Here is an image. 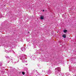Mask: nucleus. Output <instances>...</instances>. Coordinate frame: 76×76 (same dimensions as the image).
Returning a JSON list of instances; mask_svg holds the SVG:
<instances>
[{
  "label": "nucleus",
  "mask_w": 76,
  "mask_h": 76,
  "mask_svg": "<svg viewBox=\"0 0 76 76\" xmlns=\"http://www.w3.org/2000/svg\"><path fill=\"white\" fill-rule=\"evenodd\" d=\"M64 32L65 33L67 32V30H64Z\"/></svg>",
  "instance_id": "4"
},
{
  "label": "nucleus",
  "mask_w": 76,
  "mask_h": 76,
  "mask_svg": "<svg viewBox=\"0 0 76 76\" xmlns=\"http://www.w3.org/2000/svg\"><path fill=\"white\" fill-rule=\"evenodd\" d=\"M56 69H58V71H60V67H58L56 68Z\"/></svg>",
  "instance_id": "3"
},
{
  "label": "nucleus",
  "mask_w": 76,
  "mask_h": 76,
  "mask_svg": "<svg viewBox=\"0 0 76 76\" xmlns=\"http://www.w3.org/2000/svg\"><path fill=\"white\" fill-rule=\"evenodd\" d=\"M40 19H42V20L44 19V17H43V16H41L40 17Z\"/></svg>",
  "instance_id": "2"
},
{
  "label": "nucleus",
  "mask_w": 76,
  "mask_h": 76,
  "mask_svg": "<svg viewBox=\"0 0 76 76\" xmlns=\"http://www.w3.org/2000/svg\"><path fill=\"white\" fill-rule=\"evenodd\" d=\"M22 73L23 75H25V72H22Z\"/></svg>",
  "instance_id": "5"
},
{
  "label": "nucleus",
  "mask_w": 76,
  "mask_h": 76,
  "mask_svg": "<svg viewBox=\"0 0 76 76\" xmlns=\"http://www.w3.org/2000/svg\"><path fill=\"white\" fill-rule=\"evenodd\" d=\"M62 37H63V38H66V34H64L62 35Z\"/></svg>",
  "instance_id": "1"
},
{
  "label": "nucleus",
  "mask_w": 76,
  "mask_h": 76,
  "mask_svg": "<svg viewBox=\"0 0 76 76\" xmlns=\"http://www.w3.org/2000/svg\"><path fill=\"white\" fill-rule=\"evenodd\" d=\"M43 12H44V10H43Z\"/></svg>",
  "instance_id": "6"
},
{
  "label": "nucleus",
  "mask_w": 76,
  "mask_h": 76,
  "mask_svg": "<svg viewBox=\"0 0 76 76\" xmlns=\"http://www.w3.org/2000/svg\"><path fill=\"white\" fill-rule=\"evenodd\" d=\"M28 33H29V32H28Z\"/></svg>",
  "instance_id": "7"
}]
</instances>
